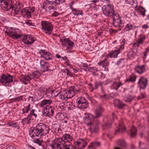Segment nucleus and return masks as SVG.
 Returning a JSON list of instances; mask_svg holds the SVG:
<instances>
[{
  "instance_id": "obj_29",
  "label": "nucleus",
  "mask_w": 149,
  "mask_h": 149,
  "mask_svg": "<svg viewBox=\"0 0 149 149\" xmlns=\"http://www.w3.org/2000/svg\"><path fill=\"white\" fill-rule=\"evenodd\" d=\"M115 105L119 109H122L124 106V104L119 100H115L114 102Z\"/></svg>"
},
{
  "instance_id": "obj_4",
  "label": "nucleus",
  "mask_w": 149,
  "mask_h": 149,
  "mask_svg": "<svg viewBox=\"0 0 149 149\" xmlns=\"http://www.w3.org/2000/svg\"><path fill=\"white\" fill-rule=\"evenodd\" d=\"M13 78L10 74H3L1 76L0 81L3 85L9 86L10 83L13 81Z\"/></svg>"
},
{
  "instance_id": "obj_48",
  "label": "nucleus",
  "mask_w": 149,
  "mask_h": 149,
  "mask_svg": "<svg viewBox=\"0 0 149 149\" xmlns=\"http://www.w3.org/2000/svg\"><path fill=\"white\" fill-rule=\"evenodd\" d=\"M133 99V97L131 95H127L125 96L124 97V100L126 102H130Z\"/></svg>"
},
{
  "instance_id": "obj_36",
  "label": "nucleus",
  "mask_w": 149,
  "mask_h": 149,
  "mask_svg": "<svg viewBox=\"0 0 149 149\" xmlns=\"http://www.w3.org/2000/svg\"><path fill=\"white\" fill-rule=\"evenodd\" d=\"M136 78V76L133 74L131 75L129 78L126 80V82L130 81L134 82L135 81Z\"/></svg>"
},
{
  "instance_id": "obj_23",
  "label": "nucleus",
  "mask_w": 149,
  "mask_h": 149,
  "mask_svg": "<svg viewBox=\"0 0 149 149\" xmlns=\"http://www.w3.org/2000/svg\"><path fill=\"white\" fill-rule=\"evenodd\" d=\"M62 44L64 46H66L67 45L70 47H73L74 43L69 39L65 38L62 42Z\"/></svg>"
},
{
  "instance_id": "obj_63",
  "label": "nucleus",
  "mask_w": 149,
  "mask_h": 149,
  "mask_svg": "<svg viewBox=\"0 0 149 149\" xmlns=\"http://www.w3.org/2000/svg\"><path fill=\"white\" fill-rule=\"evenodd\" d=\"M59 107L61 109H63L65 107V104L63 103H61L59 104Z\"/></svg>"
},
{
  "instance_id": "obj_58",
  "label": "nucleus",
  "mask_w": 149,
  "mask_h": 149,
  "mask_svg": "<svg viewBox=\"0 0 149 149\" xmlns=\"http://www.w3.org/2000/svg\"><path fill=\"white\" fill-rule=\"evenodd\" d=\"M29 115H31V116H33L35 118H36L37 116V114L35 113L34 109H32Z\"/></svg>"
},
{
  "instance_id": "obj_49",
  "label": "nucleus",
  "mask_w": 149,
  "mask_h": 149,
  "mask_svg": "<svg viewBox=\"0 0 149 149\" xmlns=\"http://www.w3.org/2000/svg\"><path fill=\"white\" fill-rule=\"evenodd\" d=\"M30 106V104H29L27 106L24 107L22 109L23 113H28L29 109Z\"/></svg>"
},
{
  "instance_id": "obj_18",
  "label": "nucleus",
  "mask_w": 149,
  "mask_h": 149,
  "mask_svg": "<svg viewBox=\"0 0 149 149\" xmlns=\"http://www.w3.org/2000/svg\"><path fill=\"white\" fill-rule=\"evenodd\" d=\"M60 144H58L56 140L55 139L53 141L52 144L51 145L47 146L46 149H59Z\"/></svg>"
},
{
  "instance_id": "obj_21",
  "label": "nucleus",
  "mask_w": 149,
  "mask_h": 149,
  "mask_svg": "<svg viewBox=\"0 0 149 149\" xmlns=\"http://www.w3.org/2000/svg\"><path fill=\"white\" fill-rule=\"evenodd\" d=\"M88 126L91 132H96L97 131L98 128L97 124L96 122L93 121Z\"/></svg>"
},
{
  "instance_id": "obj_6",
  "label": "nucleus",
  "mask_w": 149,
  "mask_h": 149,
  "mask_svg": "<svg viewBox=\"0 0 149 149\" xmlns=\"http://www.w3.org/2000/svg\"><path fill=\"white\" fill-rule=\"evenodd\" d=\"M102 10L103 14L107 17L111 16V15L114 13L113 6L111 4L104 6Z\"/></svg>"
},
{
  "instance_id": "obj_10",
  "label": "nucleus",
  "mask_w": 149,
  "mask_h": 149,
  "mask_svg": "<svg viewBox=\"0 0 149 149\" xmlns=\"http://www.w3.org/2000/svg\"><path fill=\"white\" fill-rule=\"evenodd\" d=\"M36 40V38L32 36L28 35L23 37L22 40L25 44L29 45L33 43Z\"/></svg>"
},
{
  "instance_id": "obj_38",
  "label": "nucleus",
  "mask_w": 149,
  "mask_h": 149,
  "mask_svg": "<svg viewBox=\"0 0 149 149\" xmlns=\"http://www.w3.org/2000/svg\"><path fill=\"white\" fill-rule=\"evenodd\" d=\"M122 84L120 82H114L111 86V88L113 89L117 90L118 88Z\"/></svg>"
},
{
  "instance_id": "obj_27",
  "label": "nucleus",
  "mask_w": 149,
  "mask_h": 149,
  "mask_svg": "<svg viewBox=\"0 0 149 149\" xmlns=\"http://www.w3.org/2000/svg\"><path fill=\"white\" fill-rule=\"evenodd\" d=\"M120 53V49L112 51L109 54L108 56L111 58H117L119 54Z\"/></svg>"
},
{
  "instance_id": "obj_28",
  "label": "nucleus",
  "mask_w": 149,
  "mask_h": 149,
  "mask_svg": "<svg viewBox=\"0 0 149 149\" xmlns=\"http://www.w3.org/2000/svg\"><path fill=\"white\" fill-rule=\"evenodd\" d=\"M19 8H13L11 6V7L7 9V11H10V13L13 14L14 15H16L18 14L19 12Z\"/></svg>"
},
{
  "instance_id": "obj_15",
  "label": "nucleus",
  "mask_w": 149,
  "mask_h": 149,
  "mask_svg": "<svg viewBox=\"0 0 149 149\" xmlns=\"http://www.w3.org/2000/svg\"><path fill=\"white\" fill-rule=\"evenodd\" d=\"M94 118L93 116L90 113H86L85 114V116L84 118V120L85 123L88 125L93 122L91 119Z\"/></svg>"
},
{
  "instance_id": "obj_52",
  "label": "nucleus",
  "mask_w": 149,
  "mask_h": 149,
  "mask_svg": "<svg viewBox=\"0 0 149 149\" xmlns=\"http://www.w3.org/2000/svg\"><path fill=\"white\" fill-rule=\"evenodd\" d=\"M133 28V26L130 24H127L125 27V29L127 31L131 30Z\"/></svg>"
},
{
  "instance_id": "obj_61",
  "label": "nucleus",
  "mask_w": 149,
  "mask_h": 149,
  "mask_svg": "<svg viewBox=\"0 0 149 149\" xmlns=\"http://www.w3.org/2000/svg\"><path fill=\"white\" fill-rule=\"evenodd\" d=\"M146 94L145 93H141L139 97V98L143 99L146 97Z\"/></svg>"
},
{
  "instance_id": "obj_22",
  "label": "nucleus",
  "mask_w": 149,
  "mask_h": 149,
  "mask_svg": "<svg viewBox=\"0 0 149 149\" xmlns=\"http://www.w3.org/2000/svg\"><path fill=\"white\" fill-rule=\"evenodd\" d=\"M104 120L106 121L105 125H103V129L106 130L107 128H109L111 126V124L113 122V119H111L109 117L105 118Z\"/></svg>"
},
{
  "instance_id": "obj_16",
  "label": "nucleus",
  "mask_w": 149,
  "mask_h": 149,
  "mask_svg": "<svg viewBox=\"0 0 149 149\" xmlns=\"http://www.w3.org/2000/svg\"><path fill=\"white\" fill-rule=\"evenodd\" d=\"M54 111L51 106L47 107H46L44 110L42 115L45 116H48L50 117L53 114Z\"/></svg>"
},
{
  "instance_id": "obj_47",
  "label": "nucleus",
  "mask_w": 149,
  "mask_h": 149,
  "mask_svg": "<svg viewBox=\"0 0 149 149\" xmlns=\"http://www.w3.org/2000/svg\"><path fill=\"white\" fill-rule=\"evenodd\" d=\"M136 55V54L133 51H131V52H130L127 54L129 58H134Z\"/></svg>"
},
{
  "instance_id": "obj_2",
  "label": "nucleus",
  "mask_w": 149,
  "mask_h": 149,
  "mask_svg": "<svg viewBox=\"0 0 149 149\" xmlns=\"http://www.w3.org/2000/svg\"><path fill=\"white\" fill-rule=\"evenodd\" d=\"M74 87V86L71 87L68 91H65L60 92L59 95V98L64 100L72 97L75 94Z\"/></svg>"
},
{
  "instance_id": "obj_39",
  "label": "nucleus",
  "mask_w": 149,
  "mask_h": 149,
  "mask_svg": "<svg viewBox=\"0 0 149 149\" xmlns=\"http://www.w3.org/2000/svg\"><path fill=\"white\" fill-rule=\"evenodd\" d=\"M125 130V128L123 122L121 123L119 125L118 131L119 132H123Z\"/></svg>"
},
{
  "instance_id": "obj_34",
  "label": "nucleus",
  "mask_w": 149,
  "mask_h": 149,
  "mask_svg": "<svg viewBox=\"0 0 149 149\" xmlns=\"http://www.w3.org/2000/svg\"><path fill=\"white\" fill-rule=\"evenodd\" d=\"M31 120V115H29L27 117L22 119L21 123L23 125L25 124H28L30 123V121Z\"/></svg>"
},
{
  "instance_id": "obj_8",
  "label": "nucleus",
  "mask_w": 149,
  "mask_h": 149,
  "mask_svg": "<svg viewBox=\"0 0 149 149\" xmlns=\"http://www.w3.org/2000/svg\"><path fill=\"white\" fill-rule=\"evenodd\" d=\"M5 28H6V29L5 33L14 39H18L20 38L21 35L17 33L15 30H11L12 28L9 29L7 28L8 27L6 26Z\"/></svg>"
},
{
  "instance_id": "obj_13",
  "label": "nucleus",
  "mask_w": 149,
  "mask_h": 149,
  "mask_svg": "<svg viewBox=\"0 0 149 149\" xmlns=\"http://www.w3.org/2000/svg\"><path fill=\"white\" fill-rule=\"evenodd\" d=\"M0 6L2 9L7 11L11 7L9 0H0Z\"/></svg>"
},
{
  "instance_id": "obj_32",
  "label": "nucleus",
  "mask_w": 149,
  "mask_h": 149,
  "mask_svg": "<svg viewBox=\"0 0 149 149\" xmlns=\"http://www.w3.org/2000/svg\"><path fill=\"white\" fill-rule=\"evenodd\" d=\"M31 77L32 79H37L41 76L40 72L38 71H36L30 74Z\"/></svg>"
},
{
  "instance_id": "obj_54",
  "label": "nucleus",
  "mask_w": 149,
  "mask_h": 149,
  "mask_svg": "<svg viewBox=\"0 0 149 149\" xmlns=\"http://www.w3.org/2000/svg\"><path fill=\"white\" fill-rule=\"evenodd\" d=\"M25 24L29 26H35L34 24L32 23L30 20H27L25 21Z\"/></svg>"
},
{
  "instance_id": "obj_64",
  "label": "nucleus",
  "mask_w": 149,
  "mask_h": 149,
  "mask_svg": "<svg viewBox=\"0 0 149 149\" xmlns=\"http://www.w3.org/2000/svg\"><path fill=\"white\" fill-rule=\"evenodd\" d=\"M102 2H103V3L109 4L110 3V1L109 0H101Z\"/></svg>"
},
{
  "instance_id": "obj_31",
  "label": "nucleus",
  "mask_w": 149,
  "mask_h": 149,
  "mask_svg": "<svg viewBox=\"0 0 149 149\" xmlns=\"http://www.w3.org/2000/svg\"><path fill=\"white\" fill-rule=\"evenodd\" d=\"M7 125H8L9 126L15 127L17 129H19V124L17 122H8L7 123Z\"/></svg>"
},
{
  "instance_id": "obj_57",
  "label": "nucleus",
  "mask_w": 149,
  "mask_h": 149,
  "mask_svg": "<svg viewBox=\"0 0 149 149\" xmlns=\"http://www.w3.org/2000/svg\"><path fill=\"white\" fill-rule=\"evenodd\" d=\"M149 52V46L145 49V52H143V54L144 57L146 58L147 56V53Z\"/></svg>"
},
{
  "instance_id": "obj_17",
  "label": "nucleus",
  "mask_w": 149,
  "mask_h": 149,
  "mask_svg": "<svg viewBox=\"0 0 149 149\" xmlns=\"http://www.w3.org/2000/svg\"><path fill=\"white\" fill-rule=\"evenodd\" d=\"M103 111V109L100 107H97L94 112L95 116H93V118H98L100 117L102 115V113Z\"/></svg>"
},
{
  "instance_id": "obj_43",
  "label": "nucleus",
  "mask_w": 149,
  "mask_h": 149,
  "mask_svg": "<svg viewBox=\"0 0 149 149\" xmlns=\"http://www.w3.org/2000/svg\"><path fill=\"white\" fill-rule=\"evenodd\" d=\"M138 12L139 13L144 16L145 15L146 10L143 7H140L138 9Z\"/></svg>"
},
{
  "instance_id": "obj_5",
  "label": "nucleus",
  "mask_w": 149,
  "mask_h": 149,
  "mask_svg": "<svg viewBox=\"0 0 149 149\" xmlns=\"http://www.w3.org/2000/svg\"><path fill=\"white\" fill-rule=\"evenodd\" d=\"M55 139L56 140L57 142L59 144L60 146L61 145L63 146L65 144V143H69L71 141L73 138L72 136L70 134H65L61 138H56Z\"/></svg>"
},
{
  "instance_id": "obj_42",
  "label": "nucleus",
  "mask_w": 149,
  "mask_h": 149,
  "mask_svg": "<svg viewBox=\"0 0 149 149\" xmlns=\"http://www.w3.org/2000/svg\"><path fill=\"white\" fill-rule=\"evenodd\" d=\"M32 134V135L31 136L33 137V138L34 137V142L38 144L40 146L41 145L42 143V140L36 138L37 136H34L32 134ZM31 135V134H30V135Z\"/></svg>"
},
{
  "instance_id": "obj_40",
  "label": "nucleus",
  "mask_w": 149,
  "mask_h": 149,
  "mask_svg": "<svg viewBox=\"0 0 149 149\" xmlns=\"http://www.w3.org/2000/svg\"><path fill=\"white\" fill-rule=\"evenodd\" d=\"M117 144L118 145L123 147H125L126 146V144L123 140H120L118 141Z\"/></svg>"
},
{
  "instance_id": "obj_51",
  "label": "nucleus",
  "mask_w": 149,
  "mask_h": 149,
  "mask_svg": "<svg viewBox=\"0 0 149 149\" xmlns=\"http://www.w3.org/2000/svg\"><path fill=\"white\" fill-rule=\"evenodd\" d=\"M52 2L57 4H61L63 3L65 1V0H51Z\"/></svg>"
},
{
  "instance_id": "obj_20",
  "label": "nucleus",
  "mask_w": 149,
  "mask_h": 149,
  "mask_svg": "<svg viewBox=\"0 0 149 149\" xmlns=\"http://www.w3.org/2000/svg\"><path fill=\"white\" fill-rule=\"evenodd\" d=\"M145 39L146 37L144 35H140L138 37V40L134 44V46L138 47L140 44H143V41Z\"/></svg>"
},
{
  "instance_id": "obj_35",
  "label": "nucleus",
  "mask_w": 149,
  "mask_h": 149,
  "mask_svg": "<svg viewBox=\"0 0 149 149\" xmlns=\"http://www.w3.org/2000/svg\"><path fill=\"white\" fill-rule=\"evenodd\" d=\"M59 147V149H75L74 147L70 144L65 145L64 144L63 146L61 145Z\"/></svg>"
},
{
  "instance_id": "obj_11",
  "label": "nucleus",
  "mask_w": 149,
  "mask_h": 149,
  "mask_svg": "<svg viewBox=\"0 0 149 149\" xmlns=\"http://www.w3.org/2000/svg\"><path fill=\"white\" fill-rule=\"evenodd\" d=\"M74 143L76 146L78 147V149L83 148L87 144L86 141L82 139H78L74 142Z\"/></svg>"
},
{
  "instance_id": "obj_56",
  "label": "nucleus",
  "mask_w": 149,
  "mask_h": 149,
  "mask_svg": "<svg viewBox=\"0 0 149 149\" xmlns=\"http://www.w3.org/2000/svg\"><path fill=\"white\" fill-rule=\"evenodd\" d=\"M65 72L66 73L68 76H69L70 77H72L73 76L71 72L67 69H66L65 70Z\"/></svg>"
},
{
  "instance_id": "obj_9",
  "label": "nucleus",
  "mask_w": 149,
  "mask_h": 149,
  "mask_svg": "<svg viewBox=\"0 0 149 149\" xmlns=\"http://www.w3.org/2000/svg\"><path fill=\"white\" fill-rule=\"evenodd\" d=\"M34 8L30 7L25 8L22 9L21 10V11L23 15L29 18L31 17V14L34 11Z\"/></svg>"
},
{
  "instance_id": "obj_25",
  "label": "nucleus",
  "mask_w": 149,
  "mask_h": 149,
  "mask_svg": "<svg viewBox=\"0 0 149 149\" xmlns=\"http://www.w3.org/2000/svg\"><path fill=\"white\" fill-rule=\"evenodd\" d=\"M113 25L116 27H118L119 29L120 30L123 27L124 25L122 23L120 19L113 21Z\"/></svg>"
},
{
  "instance_id": "obj_62",
  "label": "nucleus",
  "mask_w": 149,
  "mask_h": 149,
  "mask_svg": "<svg viewBox=\"0 0 149 149\" xmlns=\"http://www.w3.org/2000/svg\"><path fill=\"white\" fill-rule=\"evenodd\" d=\"M59 14V13L58 12L54 11L53 14H52V15L56 17Z\"/></svg>"
},
{
  "instance_id": "obj_3",
  "label": "nucleus",
  "mask_w": 149,
  "mask_h": 149,
  "mask_svg": "<svg viewBox=\"0 0 149 149\" xmlns=\"http://www.w3.org/2000/svg\"><path fill=\"white\" fill-rule=\"evenodd\" d=\"M42 30L47 35L51 33L53 28L52 23L46 21H42L41 22Z\"/></svg>"
},
{
  "instance_id": "obj_44",
  "label": "nucleus",
  "mask_w": 149,
  "mask_h": 149,
  "mask_svg": "<svg viewBox=\"0 0 149 149\" xmlns=\"http://www.w3.org/2000/svg\"><path fill=\"white\" fill-rule=\"evenodd\" d=\"M72 13L74 15H82L83 14L82 10H78L76 9H74L72 10Z\"/></svg>"
},
{
  "instance_id": "obj_59",
  "label": "nucleus",
  "mask_w": 149,
  "mask_h": 149,
  "mask_svg": "<svg viewBox=\"0 0 149 149\" xmlns=\"http://www.w3.org/2000/svg\"><path fill=\"white\" fill-rule=\"evenodd\" d=\"M100 145V143L99 142H94L91 144L89 147H93L96 146H99Z\"/></svg>"
},
{
  "instance_id": "obj_60",
  "label": "nucleus",
  "mask_w": 149,
  "mask_h": 149,
  "mask_svg": "<svg viewBox=\"0 0 149 149\" xmlns=\"http://www.w3.org/2000/svg\"><path fill=\"white\" fill-rule=\"evenodd\" d=\"M125 1L127 3L131 5H133L134 3L133 0H125Z\"/></svg>"
},
{
  "instance_id": "obj_33",
  "label": "nucleus",
  "mask_w": 149,
  "mask_h": 149,
  "mask_svg": "<svg viewBox=\"0 0 149 149\" xmlns=\"http://www.w3.org/2000/svg\"><path fill=\"white\" fill-rule=\"evenodd\" d=\"M88 106V102L81 104H77V107L80 109H86Z\"/></svg>"
},
{
  "instance_id": "obj_46",
  "label": "nucleus",
  "mask_w": 149,
  "mask_h": 149,
  "mask_svg": "<svg viewBox=\"0 0 149 149\" xmlns=\"http://www.w3.org/2000/svg\"><path fill=\"white\" fill-rule=\"evenodd\" d=\"M67 105L68 106V109L69 110H73L74 108V105H73L71 102H68L67 103Z\"/></svg>"
},
{
  "instance_id": "obj_55",
  "label": "nucleus",
  "mask_w": 149,
  "mask_h": 149,
  "mask_svg": "<svg viewBox=\"0 0 149 149\" xmlns=\"http://www.w3.org/2000/svg\"><path fill=\"white\" fill-rule=\"evenodd\" d=\"M102 83L100 81H96L95 83V88L97 89L99 86H102Z\"/></svg>"
},
{
  "instance_id": "obj_41",
  "label": "nucleus",
  "mask_w": 149,
  "mask_h": 149,
  "mask_svg": "<svg viewBox=\"0 0 149 149\" xmlns=\"http://www.w3.org/2000/svg\"><path fill=\"white\" fill-rule=\"evenodd\" d=\"M59 91L57 89L53 90L51 91V93L52 96H57L59 97L60 94Z\"/></svg>"
},
{
  "instance_id": "obj_50",
  "label": "nucleus",
  "mask_w": 149,
  "mask_h": 149,
  "mask_svg": "<svg viewBox=\"0 0 149 149\" xmlns=\"http://www.w3.org/2000/svg\"><path fill=\"white\" fill-rule=\"evenodd\" d=\"M87 102L84 97H81L78 101L77 104H81Z\"/></svg>"
},
{
  "instance_id": "obj_19",
  "label": "nucleus",
  "mask_w": 149,
  "mask_h": 149,
  "mask_svg": "<svg viewBox=\"0 0 149 149\" xmlns=\"http://www.w3.org/2000/svg\"><path fill=\"white\" fill-rule=\"evenodd\" d=\"M40 64L42 67V70L43 72L48 71L49 70H51L49 68V64L44 61L41 60Z\"/></svg>"
},
{
  "instance_id": "obj_12",
  "label": "nucleus",
  "mask_w": 149,
  "mask_h": 149,
  "mask_svg": "<svg viewBox=\"0 0 149 149\" xmlns=\"http://www.w3.org/2000/svg\"><path fill=\"white\" fill-rule=\"evenodd\" d=\"M39 53L42 57L46 60H50L52 58V56L51 53L45 50H40Z\"/></svg>"
},
{
  "instance_id": "obj_30",
  "label": "nucleus",
  "mask_w": 149,
  "mask_h": 149,
  "mask_svg": "<svg viewBox=\"0 0 149 149\" xmlns=\"http://www.w3.org/2000/svg\"><path fill=\"white\" fill-rule=\"evenodd\" d=\"M98 64L99 65L102 66L103 68H104L109 65V63L107 58H105L104 60L99 62Z\"/></svg>"
},
{
  "instance_id": "obj_53",
  "label": "nucleus",
  "mask_w": 149,
  "mask_h": 149,
  "mask_svg": "<svg viewBox=\"0 0 149 149\" xmlns=\"http://www.w3.org/2000/svg\"><path fill=\"white\" fill-rule=\"evenodd\" d=\"M23 80H25L26 81H29L31 80L32 78L31 77L30 74L25 75L23 77Z\"/></svg>"
},
{
  "instance_id": "obj_1",
  "label": "nucleus",
  "mask_w": 149,
  "mask_h": 149,
  "mask_svg": "<svg viewBox=\"0 0 149 149\" xmlns=\"http://www.w3.org/2000/svg\"><path fill=\"white\" fill-rule=\"evenodd\" d=\"M49 129L46 125L42 123L38 124L35 128L32 131L31 134L34 136H38L41 135H46L49 133Z\"/></svg>"
},
{
  "instance_id": "obj_26",
  "label": "nucleus",
  "mask_w": 149,
  "mask_h": 149,
  "mask_svg": "<svg viewBox=\"0 0 149 149\" xmlns=\"http://www.w3.org/2000/svg\"><path fill=\"white\" fill-rule=\"evenodd\" d=\"M134 70L137 73L141 74L145 71V65H143L137 66L135 68Z\"/></svg>"
},
{
  "instance_id": "obj_37",
  "label": "nucleus",
  "mask_w": 149,
  "mask_h": 149,
  "mask_svg": "<svg viewBox=\"0 0 149 149\" xmlns=\"http://www.w3.org/2000/svg\"><path fill=\"white\" fill-rule=\"evenodd\" d=\"M136 128L132 126L130 129L131 136L132 137H134L136 134Z\"/></svg>"
},
{
  "instance_id": "obj_14",
  "label": "nucleus",
  "mask_w": 149,
  "mask_h": 149,
  "mask_svg": "<svg viewBox=\"0 0 149 149\" xmlns=\"http://www.w3.org/2000/svg\"><path fill=\"white\" fill-rule=\"evenodd\" d=\"M147 79L144 77H141L138 81V84L140 88L143 89L147 86Z\"/></svg>"
},
{
  "instance_id": "obj_45",
  "label": "nucleus",
  "mask_w": 149,
  "mask_h": 149,
  "mask_svg": "<svg viewBox=\"0 0 149 149\" xmlns=\"http://www.w3.org/2000/svg\"><path fill=\"white\" fill-rule=\"evenodd\" d=\"M110 17H112L113 21L120 19L119 15L117 13H115L114 12L111 15Z\"/></svg>"
},
{
  "instance_id": "obj_24",
  "label": "nucleus",
  "mask_w": 149,
  "mask_h": 149,
  "mask_svg": "<svg viewBox=\"0 0 149 149\" xmlns=\"http://www.w3.org/2000/svg\"><path fill=\"white\" fill-rule=\"evenodd\" d=\"M52 102V101L51 100H44L41 102L39 105L41 107H47L50 106L49 105Z\"/></svg>"
},
{
  "instance_id": "obj_7",
  "label": "nucleus",
  "mask_w": 149,
  "mask_h": 149,
  "mask_svg": "<svg viewBox=\"0 0 149 149\" xmlns=\"http://www.w3.org/2000/svg\"><path fill=\"white\" fill-rule=\"evenodd\" d=\"M54 3L52 2V1H46L43 4V7L45 10L49 12L50 13L53 12L56 10V8L52 5Z\"/></svg>"
}]
</instances>
